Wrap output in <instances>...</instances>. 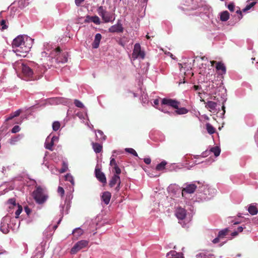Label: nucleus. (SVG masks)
Instances as JSON below:
<instances>
[{"instance_id": "10", "label": "nucleus", "mask_w": 258, "mask_h": 258, "mask_svg": "<svg viewBox=\"0 0 258 258\" xmlns=\"http://www.w3.org/2000/svg\"><path fill=\"white\" fill-rule=\"evenodd\" d=\"M201 101L204 102L206 104L205 107L208 109L210 112H215L216 111L217 103L212 101H209L206 102L203 99H201Z\"/></svg>"}, {"instance_id": "28", "label": "nucleus", "mask_w": 258, "mask_h": 258, "mask_svg": "<svg viewBox=\"0 0 258 258\" xmlns=\"http://www.w3.org/2000/svg\"><path fill=\"white\" fill-rule=\"evenodd\" d=\"M176 110L175 111V112L176 114L179 115L185 114L188 112V110L185 107H177V108H176Z\"/></svg>"}, {"instance_id": "13", "label": "nucleus", "mask_w": 258, "mask_h": 258, "mask_svg": "<svg viewBox=\"0 0 258 258\" xmlns=\"http://www.w3.org/2000/svg\"><path fill=\"white\" fill-rule=\"evenodd\" d=\"M197 188V185L195 184H189L183 188L182 190V196L183 197L184 192H185L188 194H192L195 192Z\"/></svg>"}, {"instance_id": "43", "label": "nucleus", "mask_w": 258, "mask_h": 258, "mask_svg": "<svg viewBox=\"0 0 258 258\" xmlns=\"http://www.w3.org/2000/svg\"><path fill=\"white\" fill-rule=\"evenodd\" d=\"M20 130V128L19 126L15 125L12 129V133H16L19 132Z\"/></svg>"}, {"instance_id": "26", "label": "nucleus", "mask_w": 258, "mask_h": 258, "mask_svg": "<svg viewBox=\"0 0 258 258\" xmlns=\"http://www.w3.org/2000/svg\"><path fill=\"white\" fill-rule=\"evenodd\" d=\"M229 232V230L228 228H225L224 229L221 230L219 232V234H218L217 237H220L221 238H225L228 235Z\"/></svg>"}, {"instance_id": "11", "label": "nucleus", "mask_w": 258, "mask_h": 258, "mask_svg": "<svg viewBox=\"0 0 258 258\" xmlns=\"http://www.w3.org/2000/svg\"><path fill=\"white\" fill-rule=\"evenodd\" d=\"M95 176L97 179L102 183H106V178L104 173L99 168L95 169Z\"/></svg>"}, {"instance_id": "14", "label": "nucleus", "mask_w": 258, "mask_h": 258, "mask_svg": "<svg viewBox=\"0 0 258 258\" xmlns=\"http://www.w3.org/2000/svg\"><path fill=\"white\" fill-rule=\"evenodd\" d=\"M123 31V28L122 24L120 23H117V24L112 26L109 29V31L112 33H121Z\"/></svg>"}, {"instance_id": "33", "label": "nucleus", "mask_w": 258, "mask_h": 258, "mask_svg": "<svg viewBox=\"0 0 258 258\" xmlns=\"http://www.w3.org/2000/svg\"><path fill=\"white\" fill-rule=\"evenodd\" d=\"M239 218L238 219H234V220H232L231 221V224L233 225H237L239 224H241L242 221L244 220L243 218L241 217V216H239Z\"/></svg>"}, {"instance_id": "51", "label": "nucleus", "mask_w": 258, "mask_h": 258, "mask_svg": "<svg viewBox=\"0 0 258 258\" xmlns=\"http://www.w3.org/2000/svg\"><path fill=\"white\" fill-rule=\"evenodd\" d=\"M85 0H75V4L77 6H80Z\"/></svg>"}, {"instance_id": "1", "label": "nucleus", "mask_w": 258, "mask_h": 258, "mask_svg": "<svg viewBox=\"0 0 258 258\" xmlns=\"http://www.w3.org/2000/svg\"><path fill=\"white\" fill-rule=\"evenodd\" d=\"M21 68L24 76L29 79L37 80L42 76L43 73L37 69L34 71L29 66L23 63H21Z\"/></svg>"}, {"instance_id": "17", "label": "nucleus", "mask_w": 258, "mask_h": 258, "mask_svg": "<svg viewBox=\"0 0 258 258\" xmlns=\"http://www.w3.org/2000/svg\"><path fill=\"white\" fill-rule=\"evenodd\" d=\"M101 38L102 35L100 33L96 34L94 40L92 44V46L93 48H97L99 47Z\"/></svg>"}, {"instance_id": "50", "label": "nucleus", "mask_w": 258, "mask_h": 258, "mask_svg": "<svg viewBox=\"0 0 258 258\" xmlns=\"http://www.w3.org/2000/svg\"><path fill=\"white\" fill-rule=\"evenodd\" d=\"M105 16H107L109 18V22L112 21V15L110 14V13L106 11V13L105 14Z\"/></svg>"}, {"instance_id": "3", "label": "nucleus", "mask_w": 258, "mask_h": 258, "mask_svg": "<svg viewBox=\"0 0 258 258\" xmlns=\"http://www.w3.org/2000/svg\"><path fill=\"white\" fill-rule=\"evenodd\" d=\"M32 43L33 40L31 38L29 37L26 38L25 41L21 44H20L18 50H17V55L22 57L26 56L27 53L30 50Z\"/></svg>"}, {"instance_id": "57", "label": "nucleus", "mask_w": 258, "mask_h": 258, "mask_svg": "<svg viewBox=\"0 0 258 258\" xmlns=\"http://www.w3.org/2000/svg\"><path fill=\"white\" fill-rule=\"evenodd\" d=\"M120 183H121V182H119V183H117V186L115 187V190H116V191H118V190H119V189H120Z\"/></svg>"}, {"instance_id": "46", "label": "nucleus", "mask_w": 258, "mask_h": 258, "mask_svg": "<svg viewBox=\"0 0 258 258\" xmlns=\"http://www.w3.org/2000/svg\"><path fill=\"white\" fill-rule=\"evenodd\" d=\"M8 203L9 204H11V205H13V206H15L16 205V199L15 198H11V199H10L8 201Z\"/></svg>"}, {"instance_id": "63", "label": "nucleus", "mask_w": 258, "mask_h": 258, "mask_svg": "<svg viewBox=\"0 0 258 258\" xmlns=\"http://www.w3.org/2000/svg\"><path fill=\"white\" fill-rule=\"evenodd\" d=\"M66 171V169H65L64 168H63V169H61V172H64Z\"/></svg>"}, {"instance_id": "27", "label": "nucleus", "mask_w": 258, "mask_h": 258, "mask_svg": "<svg viewBox=\"0 0 258 258\" xmlns=\"http://www.w3.org/2000/svg\"><path fill=\"white\" fill-rule=\"evenodd\" d=\"M87 18L89 20V21H90L93 22L94 24H95L96 25H99L101 23L99 18L97 16H88L87 17Z\"/></svg>"}, {"instance_id": "39", "label": "nucleus", "mask_w": 258, "mask_h": 258, "mask_svg": "<svg viewBox=\"0 0 258 258\" xmlns=\"http://www.w3.org/2000/svg\"><path fill=\"white\" fill-rule=\"evenodd\" d=\"M97 133L100 136V140L104 141L106 139V136L104 135L102 131L98 130Z\"/></svg>"}, {"instance_id": "24", "label": "nucleus", "mask_w": 258, "mask_h": 258, "mask_svg": "<svg viewBox=\"0 0 258 258\" xmlns=\"http://www.w3.org/2000/svg\"><path fill=\"white\" fill-rule=\"evenodd\" d=\"M220 20L221 21H227L230 17V15L227 11H224L221 12L220 14Z\"/></svg>"}, {"instance_id": "44", "label": "nucleus", "mask_w": 258, "mask_h": 258, "mask_svg": "<svg viewBox=\"0 0 258 258\" xmlns=\"http://www.w3.org/2000/svg\"><path fill=\"white\" fill-rule=\"evenodd\" d=\"M66 178L67 180L70 181L73 184H74V181L72 176L68 174L66 175Z\"/></svg>"}, {"instance_id": "9", "label": "nucleus", "mask_w": 258, "mask_h": 258, "mask_svg": "<svg viewBox=\"0 0 258 258\" xmlns=\"http://www.w3.org/2000/svg\"><path fill=\"white\" fill-rule=\"evenodd\" d=\"M98 14L100 16L102 20L105 23L109 22V18L107 16H105V14L106 13V9L103 6H100L97 10Z\"/></svg>"}, {"instance_id": "60", "label": "nucleus", "mask_w": 258, "mask_h": 258, "mask_svg": "<svg viewBox=\"0 0 258 258\" xmlns=\"http://www.w3.org/2000/svg\"><path fill=\"white\" fill-rule=\"evenodd\" d=\"M217 62H217V61H214V60L211 61V65H212V66H214V63H216V64H217Z\"/></svg>"}, {"instance_id": "7", "label": "nucleus", "mask_w": 258, "mask_h": 258, "mask_svg": "<svg viewBox=\"0 0 258 258\" xmlns=\"http://www.w3.org/2000/svg\"><path fill=\"white\" fill-rule=\"evenodd\" d=\"M28 36L26 35H19L14 39L12 43L13 48L14 51L17 53V50L24 41L27 38Z\"/></svg>"}, {"instance_id": "32", "label": "nucleus", "mask_w": 258, "mask_h": 258, "mask_svg": "<svg viewBox=\"0 0 258 258\" xmlns=\"http://www.w3.org/2000/svg\"><path fill=\"white\" fill-rule=\"evenodd\" d=\"M256 4V2H252L250 3L247 4L246 6L242 10L243 12H245L248 10H249L251 8H252L255 4Z\"/></svg>"}, {"instance_id": "49", "label": "nucleus", "mask_w": 258, "mask_h": 258, "mask_svg": "<svg viewBox=\"0 0 258 258\" xmlns=\"http://www.w3.org/2000/svg\"><path fill=\"white\" fill-rule=\"evenodd\" d=\"M21 112V110L19 109V110H17L16 111L13 113V116H14L15 117L18 116L20 114Z\"/></svg>"}, {"instance_id": "47", "label": "nucleus", "mask_w": 258, "mask_h": 258, "mask_svg": "<svg viewBox=\"0 0 258 258\" xmlns=\"http://www.w3.org/2000/svg\"><path fill=\"white\" fill-rule=\"evenodd\" d=\"M24 210L28 216H29L31 212V210L28 206L24 207Z\"/></svg>"}, {"instance_id": "48", "label": "nucleus", "mask_w": 258, "mask_h": 258, "mask_svg": "<svg viewBox=\"0 0 258 258\" xmlns=\"http://www.w3.org/2000/svg\"><path fill=\"white\" fill-rule=\"evenodd\" d=\"M222 239H223V238H220L219 237H216V238L213 239L212 242L214 244L218 243V242H219L220 240Z\"/></svg>"}, {"instance_id": "8", "label": "nucleus", "mask_w": 258, "mask_h": 258, "mask_svg": "<svg viewBox=\"0 0 258 258\" xmlns=\"http://www.w3.org/2000/svg\"><path fill=\"white\" fill-rule=\"evenodd\" d=\"M180 104V102L172 99L163 98L162 100V105H167L173 108H177Z\"/></svg>"}, {"instance_id": "59", "label": "nucleus", "mask_w": 258, "mask_h": 258, "mask_svg": "<svg viewBox=\"0 0 258 258\" xmlns=\"http://www.w3.org/2000/svg\"><path fill=\"white\" fill-rule=\"evenodd\" d=\"M207 151H205L202 153V156L203 157H206L207 156Z\"/></svg>"}, {"instance_id": "25", "label": "nucleus", "mask_w": 258, "mask_h": 258, "mask_svg": "<svg viewBox=\"0 0 258 258\" xmlns=\"http://www.w3.org/2000/svg\"><path fill=\"white\" fill-rule=\"evenodd\" d=\"M55 139V138L54 137H52L51 139V141L50 142H48L47 140H46L45 143V148L49 150L50 151L53 150L52 147L54 145V141Z\"/></svg>"}, {"instance_id": "56", "label": "nucleus", "mask_w": 258, "mask_h": 258, "mask_svg": "<svg viewBox=\"0 0 258 258\" xmlns=\"http://www.w3.org/2000/svg\"><path fill=\"white\" fill-rule=\"evenodd\" d=\"M15 117L13 116V113H11L10 116L7 118L6 120L7 121H8V120H11L13 118H14Z\"/></svg>"}, {"instance_id": "2", "label": "nucleus", "mask_w": 258, "mask_h": 258, "mask_svg": "<svg viewBox=\"0 0 258 258\" xmlns=\"http://www.w3.org/2000/svg\"><path fill=\"white\" fill-rule=\"evenodd\" d=\"M32 196L35 202L38 204H44L48 198L46 190L40 186L36 187Z\"/></svg>"}, {"instance_id": "52", "label": "nucleus", "mask_w": 258, "mask_h": 258, "mask_svg": "<svg viewBox=\"0 0 258 258\" xmlns=\"http://www.w3.org/2000/svg\"><path fill=\"white\" fill-rule=\"evenodd\" d=\"M236 13L239 15V16L238 17L239 19H242L243 17L242 11L239 9L236 11Z\"/></svg>"}, {"instance_id": "22", "label": "nucleus", "mask_w": 258, "mask_h": 258, "mask_svg": "<svg viewBox=\"0 0 258 258\" xmlns=\"http://www.w3.org/2000/svg\"><path fill=\"white\" fill-rule=\"evenodd\" d=\"M216 70L218 71H221V74H225L226 72V67L222 62H218L216 66Z\"/></svg>"}, {"instance_id": "21", "label": "nucleus", "mask_w": 258, "mask_h": 258, "mask_svg": "<svg viewBox=\"0 0 258 258\" xmlns=\"http://www.w3.org/2000/svg\"><path fill=\"white\" fill-rule=\"evenodd\" d=\"M92 148L96 153H99L102 151V146L97 143H92Z\"/></svg>"}, {"instance_id": "37", "label": "nucleus", "mask_w": 258, "mask_h": 258, "mask_svg": "<svg viewBox=\"0 0 258 258\" xmlns=\"http://www.w3.org/2000/svg\"><path fill=\"white\" fill-rule=\"evenodd\" d=\"M125 151L130 153L133 155H134L135 156H138V154L136 152V151L133 148H126L125 149Z\"/></svg>"}, {"instance_id": "61", "label": "nucleus", "mask_w": 258, "mask_h": 258, "mask_svg": "<svg viewBox=\"0 0 258 258\" xmlns=\"http://www.w3.org/2000/svg\"><path fill=\"white\" fill-rule=\"evenodd\" d=\"M46 55H47V53H46L45 52H42L41 53V56H42V57H43V56H46Z\"/></svg>"}, {"instance_id": "15", "label": "nucleus", "mask_w": 258, "mask_h": 258, "mask_svg": "<svg viewBox=\"0 0 258 258\" xmlns=\"http://www.w3.org/2000/svg\"><path fill=\"white\" fill-rule=\"evenodd\" d=\"M119 174H114L111 178L109 183V185L112 187H113L116 184L120 182V177L118 175Z\"/></svg>"}, {"instance_id": "31", "label": "nucleus", "mask_w": 258, "mask_h": 258, "mask_svg": "<svg viewBox=\"0 0 258 258\" xmlns=\"http://www.w3.org/2000/svg\"><path fill=\"white\" fill-rule=\"evenodd\" d=\"M209 152L213 153L216 157L218 156L220 153V149L218 147H214L211 149Z\"/></svg>"}, {"instance_id": "18", "label": "nucleus", "mask_w": 258, "mask_h": 258, "mask_svg": "<svg viewBox=\"0 0 258 258\" xmlns=\"http://www.w3.org/2000/svg\"><path fill=\"white\" fill-rule=\"evenodd\" d=\"M83 234V229H82L80 227H78L75 229H74L73 232H72V235H73V239L74 240H77L79 238V237L81 236Z\"/></svg>"}, {"instance_id": "41", "label": "nucleus", "mask_w": 258, "mask_h": 258, "mask_svg": "<svg viewBox=\"0 0 258 258\" xmlns=\"http://www.w3.org/2000/svg\"><path fill=\"white\" fill-rule=\"evenodd\" d=\"M57 192L60 195L61 197H63L64 195V190L61 186H58L57 189Z\"/></svg>"}, {"instance_id": "16", "label": "nucleus", "mask_w": 258, "mask_h": 258, "mask_svg": "<svg viewBox=\"0 0 258 258\" xmlns=\"http://www.w3.org/2000/svg\"><path fill=\"white\" fill-rule=\"evenodd\" d=\"M110 165L112 166L114 170V172L117 174H119L121 173V170L118 166L117 163L114 158H111L110 161Z\"/></svg>"}, {"instance_id": "55", "label": "nucleus", "mask_w": 258, "mask_h": 258, "mask_svg": "<svg viewBox=\"0 0 258 258\" xmlns=\"http://www.w3.org/2000/svg\"><path fill=\"white\" fill-rule=\"evenodd\" d=\"M222 104L223 105H222V109L223 110V112L222 113V115H223L225 113V107L224 102H223Z\"/></svg>"}, {"instance_id": "6", "label": "nucleus", "mask_w": 258, "mask_h": 258, "mask_svg": "<svg viewBox=\"0 0 258 258\" xmlns=\"http://www.w3.org/2000/svg\"><path fill=\"white\" fill-rule=\"evenodd\" d=\"M145 57V53L141 50V47L139 43H136L134 45L132 58L135 60L137 58L144 59Z\"/></svg>"}, {"instance_id": "4", "label": "nucleus", "mask_w": 258, "mask_h": 258, "mask_svg": "<svg viewBox=\"0 0 258 258\" xmlns=\"http://www.w3.org/2000/svg\"><path fill=\"white\" fill-rule=\"evenodd\" d=\"M51 54L55 62L57 63H64L68 61V53L62 52L59 47H57L51 51Z\"/></svg>"}, {"instance_id": "30", "label": "nucleus", "mask_w": 258, "mask_h": 258, "mask_svg": "<svg viewBox=\"0 0 258 258\" xmlns=\"http://www.w3.org/2000/svg\"><path fill=\"white\" fill-rule=\"evenodd\" d=\"M167 162L165 161H162L160 163L158 164L156 167V169L158 171H161L165 168Z\"/></svg>"}, {"instance_id": "34", "label": "nucleus", "mask_w": 258, "mask_h": 258, "mask_svg": "<svg viewBox=\"0 0 258 258\" xmlns=\"http://www.w3.org/2000/svg\"><path fill=\"white\" fill-rule=\"evenodd\" d=\"M60 126V123L59 121H55L52 123V128L53 131H58Z\"/></svg>"}, {"instance_id": "64", "label": "nucleus", "mask_w": 258, "mask_h": 258, "mask_svg": "<svg viewBox=\"0 0 258 258\" xmlns=\"http://www.w3.org/2000/svg\"><path fill=\"white\" fill-rule=\"evenodd\" d=\"M146 38H147L148 39H150V36H149L148 34L146 35Z\"/></svg>"}, {"instance_id": "19", "label": "nucleus", "mask_w": 258, "mask_h": 258, "mask_svg": "<svg viewBox=\"0 0 258 258\" xmlns=\"http://www.w3.org/2000/svg\"><path fill=\"white\" fill-rule=\"evenodd\" d=\"M111 194L109 191L104 192L101 196L102 201L106 204L108 205L109 203Z\"/></svg>"}, {"instance_id": "42", "label": "nucleus", "mask_w": 258, "mask_h": 258, "mask_svg": "<svg viewBox=\"0 0 258 258\" xmlns=\"http://www.w3.org/2000/svg\"><path fill=\"white\" fill-rule=\"evenodd\" d=\"M227 8L230 11L233 12L234 11L235 5L234 3H231L228 5Z\"/></svg>"}, {"instance_id": "53", "label": "nucleus", "mask_w": 258, "mask_h": 258, "mask_svg": "<svg viewBox=\"0 0 258 258\" xmlns=\"http://www.w3.org/2000/svg\"><path fill=\"white\" fill-rule=\"evenodd\" d=\"M144 161V162L147 164H150L151 162V159L149 158H145Z\"/></svg>"}, {"instance_id": "20", "label": "nucleus", "mask_w": 258, "mask_h": 258, "mask_svg": "<svg viewBox=\"0 0 258 258\" xmlns=\"http://www.w3.org/2000/svg\"><path fill=\"white\" fill-rule=\"evenodd\" d=\"M167 256L168 258H183L182 253H177L175 251H171L167 253Z\"/></svg>"}, {"instance_id": "12", "label": "nucleus", "mask_w": 258, "mask_h": 258, "mask_svg": "<svg viewBox=\"0 0 258 258\" xmlns=\"http://www.w3.org/2000/svg\"><path fill=\"white\" fill-rule=\"evenodd\" d=\"M186 215V210L181 207L177 208L175 211V215L179 220H183L185 218Z\"/></svg>"}, {"instance_id": "29", "label": "nucleus", "mask_w": 258, "mask_h": 258, "mask_svg": "<svg viewBox=\"0 0 258 258\" xmlns=\"http://www.w3.org/2000/svg\"><path fill=\"white\" fill-rule=\"evenodd\" d=\"M206 129L210 135L213 134L216 131L215 128L209 123L206 124Z\"/></svg>"}, {"instance_id": "58", "label": "nucleus", "mask_w": 258, "mask_h": 258, "mask_svg": "<svg viewBox=\"0 0 258 258\" xmlns=\"http://www.w3.org/2000/svg\"><path fill=\"white\" fill-rule=\"evenodd\" d=\"M254 223L256 224H258V216L254 219Z\"/></svg>"}, {"instance_id": "5", "label": "nucleus", "mask_w": 258, "mask_h": 258, "mask_svg": "<svg viewBox=\"0 0 258 258\" xmlns=\"http://www.w3.org/2000/svg\"><path fill=\"white\" fill-rule=\"evenodd\" d=\"M88 243H89V241L88 240H80L77 242V243L74 245L73 247H72L71 249V251H70V252H71L72 254H75L80 251L81 249L87 247L88 245Z\"/></svg>"}, {"instance_id": "23", "label": "nucleus", "mask_w": 258, "mask_h": 258, "mask_svg": "<svg viewBox=\"0 0 258 258\" xmlns=\"http://www.w3.org/2000/svg\"><path fill=\"white\" fill-rule=\"evenodd\" d=\"M247 210L249 213L251 215H255L258 213V209L257 207L253 204L249 205Z\"/></svg>"}, {"instance_id": "62", "label": "nucleus", "mask_w": 258, "mask_h": 258, "mask_svg": "<svg viewBox=\"0 0 258 258\" xmlns=\"http://www.w3.org/2000/svg\"><path fill=\"white\" fill-rule=\"evenodd\" d=\"M154 103L155 104L158 105V103H159L158 100H157V99L155 100L154 101Z\"/></svg>"}, {"instance_id": "40", "label": "nucleus", "mask_w": 258, "mask_h": 258, "mask_svg": "<svg viewBox=\"0 0 258 258\" xmlns=\"http://www.w3.org/2000/svg\"><path fill=\"white\" fill-rule=\"evenodd\" d=\"M0 230L2 232L7 234L9 232V227H0Z\"/></svg>"}, {"instance_id": "54", "label": "nucleus", "mask_w": 258, "mask_h": 258, "mask_svg": "<svg viewBox=\"0 0 258 258\" xmlns=\"http://www.w3.org/2000/svg\"><path fill=\"white\" fill-rule=\"evenodd\" d=\"M193 88L195 90H200L202 89V87L201 86H199V85H194L193 86Z\"/></svg>"}, {"instance_id": "45", "label": "nucleus", "mask_w": 258, "mask_h": 258, "mask_svg": "<svg viewBox=\"0 0 258 258\" xmlns=\"http://www.w3.org/2000/svg\"><path fill=\"white\" fill-rule=\"evenodd\" d=\"M6 21L5 20H2L1 21V25L2 26V29L4 30L7 28L8 26L6 24Z\"/></svg>"}, {"instance_id": "35", "label": "nucleus", "mask_w": 258, "mask_h": 258, "mask_svg": "<svg viewBox=\"0 0 258 258\" xmlns=\"http://www.w3.org/2000/svg\"><path fill=\"white\" fill-rule=\"evenodd\" d=\"M243 231V227H238V228H237V231H234L230 234L231 235V236L232 237H236L237 236L238 234L239 233L242 232Z\"/></svg>"}, {"instance_id": "38", "label": "nucleus", "mask_w": 258, "mask_h": 258, "mask_svg": "<svg viewBox=\"0 0 258 258\" xmlns=\"http://www.w3.org/2000/svg\"><path fill=\"white\" fill-rule=\"evenodd\" d=\"M74 104L76 105V106L79 108H83L84 106L83 104L80 101L77 99L75 100Z\"/></svg>"}, {"instance_id": "36", "label": "nucleus", "mask_w": 258, "mask_h": 258, "mask_svg": "<svg viewBox=\"0 0 258 258\" xmlns=\"http://www.w3.org/2000/svg\"><path fill=\"white\" fill-rule=\"evenodd\" d=\"M18 209L15 212V215H16V218H18L19 217V216L21 213V212L23 210V208H22V206L20 205L19 204L18 205Z\"/></svg>"}]
</instances>
